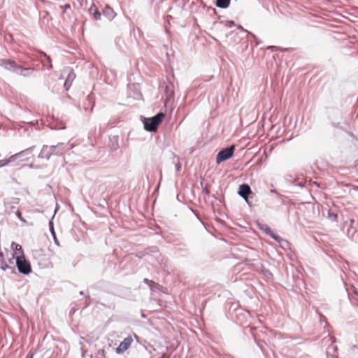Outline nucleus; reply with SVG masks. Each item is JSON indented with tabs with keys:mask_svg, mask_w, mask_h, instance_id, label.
Instances as JSON below:
<instances>
[{
	"mask_svg": "<svg viewBox=\"0 0 358 358\" xmlns=\"http://www.w3.org/2000/svg\"><path fill=\"white\" fill-rule=\"evenodd\" d=\"M103 14L109 20H113L115 17V13L113 11V8H110V6H106L105 7V8H104V10L103 11Z\"/></svg>",
	"mask_w": 358,
	"mask_h": 358,
	"instance_id": "dca6fc26",
	"label": "nucleus"
},
{
	"mask_svg": "<svg viewBox=\"0 0 358 358\" xmlns=\"http://www.w3.org/2000/svg\"><path fill=\"white\" fill-rule=\"evenodd\" d=\"M6 165H8V162H6V160H0V168Z\"/></svg>",
	"mask_w": 358,
	"mask_h": 358,
	"instance_id": "f704fd0d",
	"label": "nucleus"
},
{
	"mask_svg": "<svg viewBox=\"0 0 358 358\" xmlns=\"http://www.w3.org/2000/svg\"><path fill=\"white\" fill-rule=\"evenodd\" d=\"M238 194L242 197L249 206H252V201L251 199L255 196V193L252 192L250 186L247 183H243L239 185Z\"/></svg>",
	"mask_w": 358,
	"mask_h": 358,
	"instance_id": "20e7f679",
	"label": "nucleus"
},
{
	"mask_svg": "<svg viewBox=\"0 0 358 358\" xmlns=\"http://www.w3.org/2000/svg\"><path fill=\"white\" fill-rule=\"evenodd\" d=\"M273 239L278 242L280 247L282 248L283 249H285L289 246V242L287 240L282 238L277 234H275V237L273 238Z\"/></svg>",
	"mask_w": 358,
	"mask_h": 358,
	"instance_id": "f3484780",
	"label": "nucleus"
},
{
	"mask_svg": "<svg viewBox=\"0 0 358 358\" xmlns=\"http://www.w3.org/2000/svg\"><path fill=\"white\" fill-rule=\"evenodd\" d=\"M41 62L42 63L43 66H45V62L43 60H41Z\"/></svg>",
	"mask_w": 358,
	"mask_h": 358,
	"instance_id": "37998d69",
	"label": "nucleus"
},
{
	"mask_svg": "<svg viewBox=\"0 0 358 358\" xmlns=\"http://www.w3.org/2000/svg\"><path fill=\"white\" fill-rule=\"evenodd\" d=\"M329 119L334 127H341L342 123H345L343 112L338 108H331L328 111Z\"/></svg>",
	"mask_w": 358,
	"mask_h": 358,
	"instance_id": "7ed1b4c3",
	"label": "nucleus"
},
{
	"mask_svg": "<svg viewBox=\"0 0 358 358\" xmlns=\"http://www.w3.org/2000/svg\"><path fill=\"white\" fill-rule=\"evenodd\" d=\"M9 263H13L12 259H9Z\"/></svg>",
	"mask_w": 358,
	"mask_h": 358,
	"instance_id": "a18cd8bd",
	"label": "nucleus"
},
{
	"mask_svg": "<svg viewBox=\"0 0 358 358\" xmlns=\"http://www.w3.org/2000/svg\"><path fill=\"white\" fill-rule=\"evenodd\" d=\"M0 66L17 76L23 78H29L36 69L35 67H24L18 64L15 60L10 59H0Z\"/></svg>",
	"mask_w": 358,
	"mask_h": 358,
	"instance_id": "f257e3e1",
	"label": "nucleus"
},
{
	"mask_svg": "<svg viewBox=\"0 0 358 358\" xmlns=\"http://www.w3.org/2000/svg\"><path fill=\"white\" fill-rule=\"evenodd\" d=\"M40 54L43 56H44L46 59V61L48 62V65L47 66V69L48 70H50L52 68V60H51V58L50 56L47 55L46 53L43 52H40Z\"/></svg>",
	"mask_w": 358,
	"mask_h": 358,
	"instance_id": "b1692460",
	"label": "nucleus"
},
{
	"mask_svg": "<svg viewBox=\"0 0 358 358\" xmlns=\"http://www.w3.org/2000/svg\"><path fill=\"white\" fill-rule=\"evenodd\" d=\"M66 73H67V76L64 83V87L66 88V90H68L69 89V87H71L72 82L76 78V74H75L73 70L69 67L64 69L62 71V75H64Z\"/></svg>",
	"mask_w": 358,
	"mask_h": 358,
	"instance_id": "1a4fd4ad",
	"label": "nucleus"
},
{
	"mask_svg": "<svg viewBox=\"0 0 358 358\" xmlns=\"http://www.w3.org/2000/svg\"><path fill=\"white\" fill-rule=\"evenodd\" d=\"M16 159H20V158H19V157L17 155V153L10 156L8 159H6V162H8V164L10 163L15 162Z\"/></svg>",
	"mask_w": 358,
	"mask_h": 358,
	"instance_id": "393cba45",
	"label": "nucleus"
},
{
	"mask_svg": "<svg viewBox=\"0 0 358 358\" xmlns=\"http://www.w3.org/2000/svg\"><path fill=\"white\" fill-rule=\"evenodd\" d=\"M202 338H203V341L204 340V336L203 335L202 336Z\"/></svg>",
	"mask_w": 358,
	"mask_h": 358,
	"instance_id": "de8ad7c7",
	"label": "nucleus"
},
{
	"mask_svg": "<svg viewBox=\"0 0 358 358\" xmlns=\"http://www.w3.org/2000/svg\"><path fill=\"white\" fill-rule=\"evenodd\" d=\"M264 275L268 278H273L272 273L269 270H268V269L264 271Z\"/></svg>",
	"mask_w": 358,
	"mask_h": 358,
	"instance_id": "c85d7f7f",
	"label": "nucleus"
},
{
	"mask_svg": "<svg viewBox=\"0 0 358 358\" xmlns=\"http://www.w3.org/2000/svg\"><path fill=\"white\" fill-rule=\"evenodd\" d=\"M270 192H271V193H274V194H275L276 195H277V193H279V192H278L275 189H271L270 190Z\"/></svg>",
	"mask_w": 358,
	"mask_h": 358,
	"instance_id": "ea45409f",
	"label": "nucleus"
},
{
	"mask_svg": "<svg viewBox=\"0 0 358 358\" xmlns=\"http://www.w3.org/2000/svg\"><path fill=\"white\" fill-rule=\"evenodd\" d=\"M17 217L22 222H25L26 220L23 218V217L22 216V213L19 211V210H17L16 213H15Z\"/></svg>",
	"mask_w": 358,
	"mask_h": 358,
	"instance_id": "c756f323",
	"label": "nucleus"
},
{
	"mask_svg": "<svg viewBox=\"0 0 358 358\" xmlns=\"http://www.w3.org/2000/svg\"><path fill=\"white\" fill-rule=\"evenodd\" d=\"M16 250H19L21 251L22 254L23 253L22 251V248L20 245H16Z\"/></svg>",
	"mask_w": 358,
	"mask_h": 358,
	"instance_id": "a19ab883",
	"label": "nucleus"
},
{
	"mask_svg": "<svg viewBox=\"0 0 358 358\" xmlns=\"http://www.w3.org/2000/svg\"><path fill=\"white\" fill-rule=\"evenodd\" d=\"M164 117V113L159 112L152 117H144L143 120L144 129L150 132L156 131Z\"/></svg>",
	"mask_w": 358,
	"mask_h": 358,
	"instance_id": "f03ea898",
	"label": "nucleus"
},
{
	"mask_svg": "<svg viewBox=\"0 0 358 358\" xmlns=\"http://www.w3.org/2000/svg\"><path fill=\"white\" fill-rule=\"evenodd\" d=\"M16 266L19 272L24 275H28L31 272L30 262L25 259L23 255L16 257Z\"/></svg>",
	"mask_w": 358,
	"mask_h": 358,
	"instance_id": "423d86ee",
	"label": "nucleus"
},
{
	"mask_svg": "<svg viewBox=\"0 0 358 358\" xmlns=\"http://www.w3.org/2000/svg\"><path fill=\"white\" fill-rule=\"evenodd\" d=\"M35 146H31L17 153L21 161L28 160L31 156Z\"/></svg>",
	"mask_w": 358,
	"mask_h": 358,
	"instance_id": "f8f14e48",
	"label": "nucleus"
},
{
	"mask_svg": "<svg viewBox=\"0 0 358 358\" xmlns=\"http://www.w3.org/2000/svg\"><path fill=\"white\" fill-rule=\"evenodd\" d=\"M231 308H229V313H230L231 317H234V315H233V313L231 311Z\"/></svg>",
	"mask_w": 358,
	"mask_h": 358,
	"instance_id": "79ce46f5",
	"label": "nucleus"
},
{
	"mask_svg": "<svg viewBox=\"0 0 358 358\" xmlns=\"http://www.w3.org/2000/svg\"><path fill=\"white\" fill-rule=\"evenodd\" d=\"M0 268L3 271L11 268L8 263L5 261L4 255L1 251H0Z\"/></svg>",
	"mask_w": 358,
	"mask_h": 358,
	"instance_id": "4be33fe9",
	"label": "nucleus"
},
{
	"mask_svg": "<svg viewBox=\"0 0 358 358\" xmlns=\"http://www.w3.org/2000/svg\"><path fill=\"white\" fill-rule=\"evenodd\" d=\"M238 29H241V30H242L243 31L247 32L248 35H250L251 37H252L254 38V40L255 41L256 45H259V39L257 38V37L254 34H252V32H250V31L244 29L243 27L241 25H238Z\"/></svg>",
	"mask_w": 358,
	"mask_h": 358,
	"instance_id": "5701e85b",
	"label": "nucleus"
},
{
	"mask_svg": "<svg viewBox=\"0 0 358 358\" xmlns=\"http://www.w3.org/2000/svg\"><path fill=\"white\" fill-rule=\"evenodd\" d=\"M334 358H338V357H334Z\"/></svg>",
	"mask_w": 358,
	"mask_h": 358,
	"instance_id": "09e8293b",
	"label": "nucleus"
},
{
	"mask_svg": "<svg viewBox=\"0 0 358 358\" xmlns=\"http://www.w3.org/2000/svg\"><path fill=\"white\" fill-rule=\"evenodd\" d=\"M268 49H271L272 50H276L280 49V47L278 46H269L268 47Z\"/></svg>",
	"mask_w": 358,
	"mask_h": 358,
	"instance_id": "58836bf2",
	"label": "nucleus"
},
{
	"mask_svg": "<svg viewBox=\"0 0 358 358\" xmlns=\"http://www.w3.org/2000/svg\"><path fill=\"white\" fill-rule=\"evenodd\" d=\"M62 8H64V12H66V10L69 8H70L69 4H65L64 6H61Z\"/></svg>",
	"mask_w": 358,
	"mask_h": 358,
	"instance_id": "c9c22d12",
	"label": "nucleus"
},
{
	"mask_svg": "<svg viewBox=\"0 0 358 358\" xmlns=\"http://www.w3.org/2000/svg\"><path fill=\"white\" fill-rule=\"evenodd\" d=\"M133 342V338L131 336L126 337L119 345V346L116 348V352L117 354H122L124 351H126L131 345Z\"/></svg>",
	"mask_w": 358,
	"mask_h": 358,
	"instance_id": "9d476101",
	"label": "nucleus"
},
{
	"mask_svg": "<svg viewBox=\"0 0 358 358\" xmlns=\"http://www.w3.org/2000/svg\"><path fill=\"white\" fill-rule=\"evenodd\" d=\"M202 225L206 228L204 222L202 223Z\"/></svg>",
	"mask_w": 358,
	"mask_h": 358,
	"instance_id": "49530a36",
	"label": "nucleus"
},
{
	"mask_svg": "<svg viewBox=\"0 0 358 358\" xmlns=\"http://www.w3.org/2000/svg\"><path fill=\"white\" fill-rule=\"evenodd\" d=\"M101 14L97 10L96 8L94 9V12L93 13V17L96 20H99L101 19Z\"/></svg>",
	"mask_w": 358,
	"mask_h": 358,
	"instance_id": "bb28decb",
	"label": "nucleus"
},
{
	"mask_svg": "<svg viewBox=\"0 0 358 358\" xmlns=\"http://www.w3.org/2000/svg\"><path fill=\"white\" fill-rule=\"evenodd\" d=\"M257 224L259 229L269 236L271 238L275 237L276 233H275L268 224L259 222H257Z\"/></svg>",
	"mask_w": 358,
	"mask_h": 358,
	"instance_id": "9b49d317",
	"label": "nucleus"
},
{
	"mask_svg": "<svg viewBox=\"0 0 358 358\" xmlns=\"http://www.w3.org/2000/svg\"><path fill=\"white\" fill-rule=\"evenodd\" d=\"M233 312H234L236 322L239 324L246 322L248 321V319L250 317L249 312L245 311V310L241 308H234L233 310Z\"/></svg>",
	"mask_w": 358,
	"mask_h": 358,
	"instance_id": "6e6552de",
	"label": "nucleus"
},
{
	"mask_svg": "<svg viewBox=\"0 0 358 358\" xmlns=\"http://www.w3.org/2000/svg\"><path fill=\"white\" fill-rule=\"evenodd\" d=\"M192 211L194 213V215L196 216L197 219L201 222V218L200 217L199 212L196 210L192 209Z\"/></svg>",
	"mask_w": 358,
	"mask_h": 358,
	"instance_id": "2f4dec72",
	"label": "nucleus"
},
{
	"mask_svg": "<svg viewBox=\"0 0 358 358\" xmlns=\"http://www.w3.org/2000/svg\"><path fill=\"white\" fill-rule=\"evenodd\" d=\"M52 155L50 146L43 145L39 155L38 158L49 159Z\"/></svg>",
	"mask_w": 358,
	"mask_h": 358,
	"instance_id": "ddd939ff",
	"label": "nucleus"
},
{
	"mask_svg": "<svg viewBox=\"0 0 358 358\" xmlns=\"http://www.w3.org/2000/svg\"><path fill=\"white\" fill-rule=\"evenodd\" d=\"M94 7V6L93 5L92 6L90 7V10H92L93 9V8Z\"/></svg>",
	"mask_w": 358,
	"mask_h": 358,
	"instance_id": "c03bdc74",
	"label": "nucleus"
},
{
	"mask_svg": "<svg viewBox=\"0 0 358 358\" xmlns=\"http://www.w3.org/2000/svg\"><path fill=\"white\" fill-rule=\"evenodd\" d=\"M226 38L229 41H233L235 43H238L241 40L240 37L238 36V34L235 31H230L229 34H227Z\"/></svg>",
	"mask_w": 358,
	"mask_h": 358,
	"instance_id": "aec40b11",
	"label": "nucleus"
},
{
	"mask_svg": "<svg viewBox=\"0 0 358 358\" xmlns=\"http://www.w3.org/2000/svg\"><path fill=\"white\" fill-rule=\"evenodd\" d=\"M144 282H145V283H147L151 289H152V284H153V283H154V282H153V281L150 280H148V278H145V279H144Z\"/></svg>",
	"mask_w": 358,
	"mask_h": 358,
	"instance_id": "72a5a7b5",
	"label": "nucleus"
},
{
	"mask_svg": "<svg viewBox=\"0 0 358 358\" xmlns=\"http://www.w3.org/2000/svg\"><path fill=\"white\" fill-rule=\"evenodd\" d=\"M289 178H287V181L289 182L294 187H299L306 192H309V189L306 186V180L304 179L303 175L298 176L292 178V176H289Z\"/></svg>",
	"mask_w": 358,
	"mask_h": 358,
	"instance_id": "0eeeda50",
	"label": "nucleus"
},
{
	"mask_svg": "<svg viewBox=\"0 0 358 358\" xmlns=\"http://www.w3.org/2000/svg\"><path fill=\"white\" fill-rule=\"evenodd\" d=\"M172 163L175 165L177 174H180L182 169L181 165L180 164V158L174 155L172 158Z\"/></svg>",
	"mask_w": 358,
	"mask_h": 358,
	"instance_id": "412c9836",
	"label": "nucleus"
},
{
	"mask_svg": "<svg viewBox=\"0 0 358 358\" xmlns=\"http://www.w3.org/2000/svg\"><path fill=\"white\" fill-rule=\"evenodd\" d=\"M144 282H145V283H147L151 289H152V284H153V283H154V282H153V281L150 280H148V278H145V279H144Z\"/></svg>",
	"mask_w": 358,
	"mask_h": 358,
	"instance_id": "473e14b6",
	"label": "nucleus"
},
{
	"mask_svg": "<svg viewBox=\"0 0 358 358\" xmlns=\"http://www.w3.org/2000/svg\"><path fill=\"white\" fill-rule=\"evenodd\" d=\"M30 358H32V357H31Z\"/></svg>",
	"mask_w": 358,
	"mask_h": 358,
	"instance_id": "8fccbe9b",
	"label": "nucleus"
},
{
	"mask_svg": "<svg viewBox=\"0 0 358 358\" xmlns=\"http://www.w3.org/2000/svg\"><path fill=\"white\" fill-rule=\"evenodd\" d=\"M214 26L216 27H219L220 26H223L225 27H232L235 26V23L232 20H227V21H220V22H215L214 23Z\"/></svg>",
	"mask_w": 358,
	"mask_h": 358,
	"instance_id": "a211bd4d",
	"label": "nucleus"
},
{
	"mask_svg": "<svg viewBox=\"0 0 358 358\" xmlns=\"http://www.w3.org/2000/svg\"><path fill=\"white\" fill-rule=\"evenodd\" d=\"M202 191H203V194H208L210 193L206 187H203Z\"/></svg>",
	"mask_w": 358,
	"mask_h": 358,
	"instance_id": "e433bc0d",
	"label": "nucleus"
},
{
	"mask_svg": "<svg viewBox=\"0 0 358 358\" xmlns=\"http://www.w3.org/2000/svg\"><path fill=\"white\" fill-rule=\"evenodd\" d=\"M231 0H215V5L217 7L222 9L227 8Z\"/></svg>",
	"mask_w": 358,
	"mask_h": 358,
	"instance_id": "6ab92c4d",
	"label": "nucleus"
},
{
	"mask_svg": "<svg viewBox=\"0 0 358 358\" xmlns=\"http://www.w3.org/2000/svg\"><path fill=\"white\" fill-rule=\"evenodd\" d=\"M164 92L166 94V102H168L174 96L173 85L172 84H166L164 87Z\"/></svg>",
	"mask_w": 358,
	"mask_h": 358,
	"instance_id": "2eb2a0df",
	"label": "nucleus"
},
{
	"mask_svg": "<svg viewBox=\"0 0 358 358\" xmlns=\"http://www.w3.org/2000/svg\"><path fill=\"white\" fill-rule=\"evenodd\" d=\"M66 143H59L56 145H50L51 151L52 152V155H62L65 148Z\"/></svg>",
	"mask_w": 358,
	"mask_h": 358,
	"instance_id": "4468645a",
	"label": "nucleus"
},
{
	"mask_svg": "<svg viewBox=\"0 0 358 358\" xmlns=\"http://www.w3.org/2000/svg\"><path fill=\"white\" fill-rule=\"evenodd\" d=\"M235 149H236V146L234 144H232L228 147L222 148L218 152V153L216 156V163L217 164H220L222 162L231 159L234 156Z\"/></svg>",
	"mask_w": 358,
	"mask_h": 358,
	"instance_id": "39448f33",
	"label": "nucleus"
},
{
	"mask_svg": "<svg viewBox=\"0 0 358 358\" xmlns=\"http://www.w3.org/2000/svg\"><path fill=\"white\" fill-rule=\"evenodd\" d=\"M48 226H49V229H50L51 234L53 236L54 238L55 239L56 234H55V231L54 227H53V222L52 220H50L49 222Z\"/></svg>",
	"mask_w": 358,
	"mask_h": 358,
	"instance_id": "a878e982",
	"label": "nucleus"
},
{
	"mask_svg": "<svg viewBox=\"0 0 358 358\" xmlns=\"http://www.w3.org/2000/svg\"><path fill=\"white\" fill-rule=\"evenodd\" d=\"M329 217L331 220L336 221L338 215L336 213L329 212Z\"/></svg>",
	"mask_w": 358,
	"mask_h": 358,
	"instance_id": "cd10ccee",
	"label": "nucleus"
},
{
	"mask_svg": "<svg viewBox=\"0 0 358 358\" xmlns=\"http://www.w3.org/2000/svg\"><path fill=\"white\" fill-rule=\"evenodd\" d=\"M277 196L282 200L284 201V199L286 198L285 196L280 194V193H277Z\"/></svg>",
	"mask_w": 358,
	"mask_h": 358,
	"instance_id": "4c0bfd02",
	"label": "nucleus"
},
{
	"mask_svg": "<svg viewBox=\"0 0 358 358\" xmlns=\"http://www.w3.org/2000/svg\"><path fill=\"white\" fill-rule=\"evenodd\" d=\"M65 128H66V127H65L64 123H63V122H59V124H57V125L56 126V127H55V129H65Z\"/></svg>",
	"mask_w": 358,
	"mask_h": 358,
	"instance_id": "7c9ffc66",
	"label": "nucleus"
}]
</instances>
